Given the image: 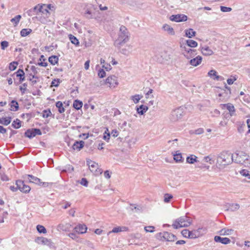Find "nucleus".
I'll return each instance as SVG.
<instances>
[{
  "label": "nucleus",
  "mask_w": 250,
  "mask_h": 250,
  "mask_svg": "<svg viewBox=\"0 0 250 250\" xmlns=\"http://www.w3.org/2000/svg\"><path fill=\"white\" fill-rule=\"evenodd\" d=\"M181 48L182 54L188 59H191L196 55L195 50L191 49L186 45H181Z\"/></svg>",
  "instance_id": "9"
},
{
  "label": "nucleus",
  "mask_w": 250,
  "mask_h": 250,
  "mask_svg": "<svg viewBox=\"0 0 250 250\" xmlns=\"http://www.w3.org/2000/svg\"><path fill=\"white\" fill-rule=\"evenodd\" d=\"M95 16L94 9L93 7L87 8L85 11V17L87 19H92Z\"/></svg>",
  "instance_id": "19"
},
{
  "label": "nucleus",
  "mask_w": 250,
  "mask_h": 250,
  "mask_svg": "<svg viewBox=\"0 0 250 250\" xmlns=\"http://www.w3.org/2000/svg\"><path fill=\"white\" fill-rule=\"evenodd\" d=\"M234 230L226 228H223L218 232V233L222 236H229L231 235Z\"/></svg>",
  "instance_id": "16"
},
{
  "label": "nucleus",
  "mask_w": 250,
  "mask_h": 250,
  "mask_svg": "<svg viewBox=\"0 0 250 250\" xmlns=\"http://www.w3.org/2000/svg\"><path fill=\"white\" fill-rule=\"evenodd\" d=\"M188 238L190 239H195L199 237V235H197L195 234V232L194 230L192 231L189 230V235H188Z\"/></svg>",
  "instance_id": "43"
},
{
  "label": "nucleus",
  "mask_w": 250,
  "mask_h": 250,
  "mask_svg": "<svg viewBox=\"0 0 250 250\" xmlns=\"http://www.w3.org/2000/svg\"><path fill=\"white\" fill-rule=\"evenodd\" d=\"M236 80V79L235 77L231 76V77L227 80V83L230 85L232 84Z\"/></svg>",
  "instance_id": "57"
},
{
  "label": "nucleus",
  "mask_w": 250,
  "mask_h": 250,
  "mask_svg": "<svg viewBox=\"0 0 250 250\" xmlns=\"http://www.w3.org/2000/svg\"><path fill=\"white\" fill-rule=\"evenodd\" d=\"M187 163L190 164H193L195 162H199L197 157L194 155H190L186 159Z\"/></svg>",
  "instance_id": "25"
},
{
  "label": "nucleus",
  "mask_w": 250,
  "mask_h": 250,
  "mask_svg": "<svg viewBox=\"0 0 250 250\" xmlns=\"http://www.w3.org/2000/svg\"><path fill=\"white\" fill-rule=\"evenodd\" d=\"M157 237L162 241H167L170 242L174 241L176 239L175 235L167 231L158 233Z\"/></svg>",
  "instance_id": "6"
},
{
  "label": "nucleus",
  "mask_w": 250,
  "mask_h": 250,
  "mask_svg": "<svg viewBox=\"0 0 250 250\" xmlns=\"http://www.w3.org/2000/svg\"><path fill=\"white\" fill-rule=\"evenodd\" d=\"M27 86V83H24L22 84V86H20V90L22 92V94H24L25 93V90H26V87Z\"/></svg>",
  "instance_id": "58"
},
{
  "label": "nucleus",
  "mask_w": 250,
  "mask_h": 250,
  "mask_svg": "<svg viewBox=\"0 0 250 250\" xmlns=\"http://www.w3.org/2000/svg\"><path fill=\"white\" fill-rule=\"evenodd\" d=\"M154 227L153 226H147L145 228L146 232H152L154 231Z\"/></svg>",
  "instance_id": "56"
},
{
  "label": "nucleus",
  "mask_w": 250,
  "mask_h": 250,
  "mask_svg": "<svg viewBox=\"0 0 250 250\" xmlns=\"http://www.w3.org/2000/svg\"><path fill=\"white\" fill-rule=\"evenodd\" d=\"M11 122V118H1L0 119V124L4 125H7Z\"/></svg>",
  "instance_id": "36"
},
{
  "label": "nucleus",
  "mask_w": 250,
  "mask_h": 250,
  "mask_svg": "<svg viewBox=\"0 0 250 250\" xmlns=\"http://www.w3.org/2000/svg\"><path fill=\"white\" fill-rule=\"evenodd\" d=\"M32 32L30 29H23L21 31V35L22 37H25Z\"/></svg>",
  "instance_id": "38"
},
{
  "label": "nucleus",
  "mask_w": 250,
  "mask_h": 250,
  "mask_svg": "<svg viewBox=\"0 0 250 250\" xmlns=\"http://www.w3.org/2000/svg\"><path fill=\"white\" fill-rule=\"evenodd\" d=\"M80 184L82 185H83V186L86 187L88 186V181L85 178H83L82 179V180L80 182Z\"/></svg>",
  "instance_id": "59"
},
{
  "label": "nucleus",
  "mask_w": 250,
  "mask_h": 250,
  "mask_svg": "<svg viewBox=\"0 0 250 250\" xmlns=\"http://www.w3.org/2000/svg\"><path fill=\"white\" fill-rule=\"evenodd\" d=\"M129 34L126 28L123 25L121 26L120 28L119 37L116 43L119 45L126 43L129 41Z\"/></svg>",
  "instance_id": "5"
},
{
  "label": "nucleus",
  "mask_w": 250,
  "mask_h": 250,
  "mask_svg": "<svg viewBox=\"0 0 250 250\" xmlns=\"http://www.w3.org/2000/svg\"><path fill=\"white\" fill-rule=\"evenodd\" d=\"M27 176L28 177L29 182L33 183L39 185H41L42 182L39 178L32 175H28Z\"/></svg>",
  "instance_id": "23"
},
{
  "label": "nucleus",
  "mask_w": 250,
  "mask_h": 250,
  "mask_svg": "<svg viewBox=\"0 0 250 250\" xmlns=\"http://www.w3.org/2000/svg\"><path fill=\"white\" fill-rule=\"evenodd\" d=\"M37 229L40 233H46V229L43 226L38 225L37 226Z\"/></svg>",
  "instance_id": "44"
},
{
  "label": "nucleus",
  "mask_w": 250,
  "mask_h": 250,
  "mask_svg": "<svg viewBox=\"0 0 250 250\" xmlns=\"http://www.w3.org/2000/svg\"><path fill=\"white\" fill-rule=\"evenodd\" d=\"M74 230L78 233L83 234L86 232L87 227L85 225L79 224L75 227Z\"/></svg>",
  "instance_id": "18"
},
{
  "label": "nucleus",
  "mask_w": 250,
  "mask_h": 250,
  "mask_svg": "<svg viewBox=\"0 0 250 250\" xmlns=\"http://www.w3.org/2000/svg\"><path fill=\"white\" fill-rule=\"evenodd\" d=\"M202 61V57L200 56H198L196 57L191 59L189 61V64L193 66H197L199 65Z\"/></svg>",
  "instance_id": "15"
},
{
  "label": "nucleus",
  "mask_w": 250,
  "mask_h": 250,
  "mask_svg": "<svg viewBox=\"0 0 250 250\" xmlns=\"http://www.w3.org/2000/svg\"><path fill=\"white\" fill-rule=\"evenodd\" d=\"M38 239L39 240H40L41 242L44 244H46L48 242V239L47 238H44V237H40L38 238Z\"/></svg>",
  "instance_id": "63"
},
{
  "label": "nucleus",
  "mask_w": 250,
  "mask_h": 250,
  "mask_svg": "<svg viewBox=\"0 0 250 250\" xmlns=\"http://www.w3.org/2000/svg\"><path fill=\"white\" fill-rule=\"evenodd\" d=\"M221 10L223 12H230L231 11L232 9L230 7H228L226 6H221L220 7Z\"/></svg>",
  "instance_id": "51"
},
{
  "label": "nucleus",
  "mask_w": 250,
  "mask_h": 250,
  "mask_svg": "<svg viewBox=\"0 0 250 250\" xmlns=\"http://www.w3.org/2000/svg\"><path fill=\"white\" fill-rule=\"evenodd\" d=\"M239 208V205L237 204H235L232 205L231 210L232 211H235L238 209Z\"/></svg>",
  "instance_id": "61"
},
{
  "label": "nucleus",
  "mask_w": 250,
  "mask_h": 250,
  "mask_svg": "<svg viewBox=\"0 0 250 250\" xmlns=\"http://www.w3.org/2000/svg\"><path fill=\"white\" fill-rule=\"evenodd\" d=\"M216 71L214 70H211L210 71H209L208 73V75L211 77L212 76H215V79L216 80H220V78H221L220 76H218L216 75Z\"/></svg>",
  "instance_id": "37"
},
{
  "label": "nucleus",
  "mask_w": 250,
  "mask_h": 250,
  "mask_svg": "<svg viewBox=\"0 0 250 250\" xmlns=\"http://www.w3.org/2000/svg\"><path fill=\"white\" fill-rule=\"evenodd\" d=\"M47 4L38 5L34 7L33 10L38 15H42L43 18L41 17L40 21L42 23H45V18H48L50 15V12L48 10Z\"/></svg>",
  "instance_id": "3"
},
{
  "label": "nucleus",
  "mask_w": 250,
  "mask_h": 250,
  "mask_svg": "<svg viewBox=\"0 0 250 250\" xmlns=\"http://www.w3.org/2000/svg\"><path fill=\"white\" fill-rule=\"evenodd\" d=\"M214 239L216 242H219L225 245H227L230 243V240L227 237H221L219 236H215Z\"/></svg>",
  "instance_id": "13"
},
{
  "label": "nucleus",
  "mask_w": 250,
  "mask_h": 250,
  "mask_svg": "<svg viewBox=\"0 0 250 250\" xmlns=\"http://www.w3.org/2000/svg\"><path fill=\"white\" fill-rule=\"evenodd\" d=\"M84 144V143L83 141L75 142L73 145L72 148L74 150L79 151L83 147Z\"/></svg>",
  "instance_id": "22"
},
{
  "label": "nucleus",
  "mask_w": 250,
  "mask_h": 250,
  "mask_svg": "<svg viewBox=\"0 0 250 250\" xmlns=\"http://www.w3.org/2000/svg\"><path fill=\"white\" fill-rule=\"evenodd\" d=\"M174 159L177 162H180L182 161V156L180 153H177L174 155Z\"/></svg>",
  "instance_id": "42"
},
{
  "label": "nucleus",
  "mask_w": 250,
  "mask_h": 250,
  "mask_svg": "<svg viewBox=\"0 0 250 250\" xmlns=\"http://www.w3.org/2000/svg\"><path fill=\"white\" fill-rule=\"evenodd\" d=\"M111 134L112 135V136L114 137H116L118 136L119 135V133H118V131H117V130L116 129H114L111 132Z\"/></svg>",
  "instance_id": "64"
},
{
  "label": "nucleus",
  "mask_w": 250,
  "mask_h": 250,
  "mask_svg": "<svg viewBox=\"0 0 250 250\" xmlns=\"http://www.w3.org/2000/svg\"><path fill=\"white\" fill-rule=\"evenodd\" d=\"M195 234L199 235V237L203 235L206 233L207 229L205 228H200L194 230Z\"/></svg>",
  "instance_id": "27"
},
{
  "label": "nucleus",
  "mask_w": 250,
  "mask_h": 250,
  "mask_svg": "<svg viewBox=\"0 0 250 250\" xmlns=\"http://www.w3.org/2000/svg\"><path fill=\"white\" fill-rule=\"evenodd\" d=\"M201 51L202 54L204 56H210L214 53L213 50L206 45L202 46L201 48Z\"/></svg>",
  "instance_id": "14"
},
{
  "label": "nucleus",
  "mask_w": 250,
  "mask_h": 250,
  "mask_svg": "<svg viewBox=\"0 0 250 250\" xmlns=\"http://www.w3.org/2000/svg\"><path fill=\"white\" fill-rule=\"evenodd\" d=\"M142 97H140L139 95H136L131 97V99L133 100L135 104H137L139 102Z\"/></svg>",
  "instance_id": "47"
},
{
  "label": "nucleus",
  "mask_w": 250,
  "mask_h": 250,
  "mask_svg": "<svg viewBox=\"0 0 250 250\" xmlns=\"http://www.w3.org/2000/svg\"><path fill=\"white\" fill-rule=\"evenodd\" d=\"M183 113V108L181 107L172 110L170 116V120L173 122L178 121L182 117Z\"/></svg>",
  "instance_id": "7"
},
{
  "label": "nucleus",
  "mask_w": 250,
  "mask_h": 250,
  "mask_svg": "<svg viewBox=\"0 0 250 250\" xmlns=\"http://www.w3.org/2000/svg\"><path fill=\"white\" fill-rule=\"evenodd\" d=\"M202 162L203 164H205V163H208L210 164H212L213 161L209 156H206L203 158Z\"/></svg>",
  "instance_id": "46"
},
{
  "label": "nucleus",
  "mask_w": 250,
  "mask_h": 250,
  "mask_svg": "<svg viewBox=\"0 0 250 250\" xmlns=\"http://www.w3.org/2000/svg\"><path fill=\"white\" fill-rule=\"evenodd\" d=\"M169 20L175 22H182L187 21L188 17L184 14L172 15L169 17Z\"/></svg>",
  "instance_id": "10"
},
{
  "label": "nucleus",
  "mask_w": 250,
  "mask_h": 250,
  "mask_svg": "<svg viewBox=\"0 0 250 250\" xmlns=\"http://www.w3.org/2000/svg\"><path fill=\"white\" fill-rule=\"evenodd\" d=\"M187 47H195L197 46L198 43L196 42L191 40H188L187 41Z\"/></svg>",
  "instance_id": "31"
},
{
  "label": "nucleus",
  "mask_w": 250,
  "mask_h": 250,
  "mask_svg": "<svg viewBox=\"0 0 250 250\" xmlns=\"http://www.w3.org/2000/svg\"><path fill=\"white\" fill-rule=\"evenodd\" d=\"M51 114V112L50 110H44L42 113V117L43 118H48Z\"/></svg>",
  "instance_id": "54"
},
{
  "label": "nucleus",
  "mask_w": 250,
  "mask_h": 250,
  "mask_svg": "<svg viewBox=\"0 0 250 250\" xmlns=\"http://www.w3.org/2000/svg\"><path fill=\"white\" fill-rule=\"evenodd\" d=\"M106 83L109 84L110 85L114 86L118 84L117 77L115 76L108 77L106 79Z\"/></svg>",
  "instance_id": "17"
},
{
  "label": "nucleus",
  "mask_w": 250,
  "mask_h": 250,
  "mask_svg": "<svg viewBox=\"0 0 250 250\" xmlns=\"http://www.w3.org/2000/svg\"><path fill=\"white\" fill-rule=\"evenodd\" d=\"M102 67L104 68L106 71H109L112 68L111 65L108 63L103 64Z\"/></svg>",
  "instance_id": "60"
},
{
  "label": "nucleus",
  "mask_w": 250,
  "mask_h": 250,
  "mask_svg": "<svg viewBox=\"0 0 250 250\" xmlns=\"http://www.w3.org/2000/svg\"><path fill=\"white\" fill-rule=\"evenodd\" d=\"M58 60L59 58L56 56H52L50 57L48 59L49 62L52 65H55L57 63Z\"/></svg>",
  "instance_id": "32"
},
{
  "label": "nucleus",
  "mask_w": 250,
  "mask_h": 250,
  "mask_svg": "<svg viewBox=\"0 0 250 250\" xmlns=\"http://www.w3.org/2000/svg\"><path fill=\"white\" fill-rule=\"evenodd\" d=\"M173 198V196L171 194H165L164 195V202L168 203Z\"/></svg>",
  "instance_id": "48"
},
{
  "label": "nucleus",
  "mask_w": 250,
  "mask_h": 250,
  "mask_svg": "<svg viewBox=\"0 0 250 250\" xmlns=\"http://www.w3.org/2000/svg\"><path fill=\"white\" fill-rule=\"evenodd\" d=\"M83 105V103L79 100H75L73 103V107L77 109H80Z\"/></svg>",
  "instance_id": "34"
},
{
  "label": "nucleus",
  "mask_w": 250,
  "mask_h": 250,
  "mask_svg": "<svg viewBox=\"0 0 250 250\" xmlns=\"http://www.w3.org/2000/svg\"><path fill=\"white\" fill-rule=\"evenodd\" d=\"M106 73L102 69L99 71L98 72V76L100 78H104L105 76Z\"/></svg>",
  "instance_id": "53"
},
{
  "label": "nucleus",
  "mask_w": 250,
  "mask_h": 250,
  "mask_svg": "<svg viewBox=\"0 0 250 250\" xmlns=\"http://www.w3.org/2000/svg\"><path fill=\"white\" fill-rule=\"evenodd\" d=\"M162 29L166 32H167L170 35H174L175 32L172 27L167 24H165L162 27Z\"/></svg>",
  "instance_id": "20"
},
{
  "label": "nucleus",
  "mask_w": 250,
  "mask_h": 250,
  "mask_svg": "<svg viewBox=\"0 0 250 250\" xmlns=\"http://www.w3.org/2000/svg\"><path fill=\"white\" fill-rule=\"evenodd\" d=\"M204 132V130L203 128H198L194 131V133L197 135H200L202 134Z\"/></svg>",
  "instance_id": "62"
},
{
  "label": "nucleus",
  "mask_w": 250,
  "mask_h": 250,
  "mask_svg": "<svg viewBox=\"0 0 250 250\" xmlns=\"http://www.w3.org/2000/svg\"><path fill=\"white\" fill-rule=\"evenodd\" d=\"M18 63L16 62H11L9 66V68L10 70H14L17 67Z\"/></svg>",
  "instance_id": "45"
},
{
  "label": "nucleus",
  "mask_w": 250,
  "mask_h": 250,
  "mask_svg": "<svg viewBox=\"0 0 250 250\" xmlns=\"http://www.w3.org/2000/svg\"><path fill=\"white\" fill-rule=\"evenodd\" d=\"M232 162V154L228 151H223L217 157L216 166L220 169Z\"/></svg>",
  "instance_id": "1"
},
{
  "label": "nucleus",
  "mask_w": 250,
  "mask_h": 250,
  "mask_svg": "<svg viewBox=\"0 0 250 250\" xmlns=\"http://www.w3.org/2000/svg\"><path fill=\"white\" fill-rule=\"evenodd\" d=\"M16 75L17 77H20V82H21L24 81L25 77H24V72L23 70L22 69H19L16 72Z\"/></svg>",
  "instance_id": "26"
},
{
  "label": "nucleus",
  "mask_w": 250,
  "mask_h": 250,
  "mask_svg": "<svg viewBox=\"0 0 250 250\" xmlns=\"http://www.w3.org/2000/svg\"><path fill=\"white\" fill-rule=\"evenodd\" d=\"M127 228L125 227H117L114 228L111 231L107 233V235H109L111 233H118L121 231H126Z\"/></svg>",
  "instance_id": "21"
},
{
  "label": "nucleus",
  "mask_w": 250,
  "mask_h": 250,
  "mask_svg": "<svg viewBox=\"0 0 250 250\" xmlns=\"http://www.w3.org/2000/svg\"><path fill=\"white\" fill-rule=\"evenodd\" d=\"M18 103L15 101H12L11 103V110L12 111H17L19 109Z\"/></svg>",
  "instance_id": "33"
},
{
  "label": "nucleus",
  "mask_w": 250,
  "mask_h": 250,
  "mask_svg": "<svg viewBox=\"0 0 250 250\" xmlns=\"http://www.w3.org/2000/svg\"><path fill=\"white\" fill-rule=\"evenodd\" d=\"M71 228V225L70 223H64L58 225L57 229L58 230H62L64 231H69Z\"/></svg>",
  "instance_id": "12"
},
{
  "label": "nucleus",
  "mask_w": 250,
  "mask_h": 250,
  "mask_svg": "<svg viewBox=\"0 0 250 250\" xmlns=\"http://www.w3.org/2000/svg\"><path fill=\"white\" fill-rule=\"evenodd\" d=\"M56 107L58 108V111L60 113H63L65 109L63 107L62 103L61 101H58L56 104Z\"/></svg>",
  "instance_id": "30"
},
{
  "label": "nucleus",
  "mask_w": 250,
  "mask_h": 250,
  "mask_svg": "<svg viewBox=\"0 0 250 250\" xmlns=\"http://www.w3.org/2000/svg\"><path fill=\"white\" fill-rule=\"evenodd\" d=\"M16 185L17 186V188H18V189L19 190H21V188H22V187L23 186V185H24V182L23 181H21V180H17L16 181Z\"/></svg>",
  "instance_id": "50"
},
{
  "label": "nucleus",
  "mask_w": 250,
  "mask_h": 250,
  "mask_svg": "<svg viewBox=\"0 0 250 250\" xmlns=\"http://www.w3.org/2000/svg\"><path fill=\"white\" fill-rule=\"evenodd\" d=\"M86 164L91 172L93 173L95 175H98L102 173L101 170L99 169L98 164L96 162L90 159H87Z\"/></svg>",
  "instance_id": "8"
},
{
  "label": "nucleus",
  "mask_w": 250,
  "mask_h": 250,
  "mask_svg": "<svg viewBox=\"0 0 250 250\" xmlns=\"http://www.w3.org/2000/svg\"><path fill=\"white\" fill-rule=\"evenodd\" d=\"M12 126L14 128L18 129L21 126V122L20 120L17 119L12 123Z\"/></svg>",
  "instance_id": "40"
},
{
  "label": "nucleus",
  "mask_w": 250,
  "mask_h": 250,
  "mask_svg": "<svg viewBox=\"0 0 250 250\" xmlns=\"http://www.w3.org/2000/svg\"><path fill=\"white\" fill-rule=\"evenodd\" d=\"M25 135L27 137L29 138H31L35 137V135L34 132V129H32L27 130L25 133Z\"/></svg>",
  "instance_id": "35"
},
{
  "label": "nucleus",
  "mask_w": 250,
  "mask_h": 250,
  "mask_svg": "<svg viewBox=\"0 0 250 250\" xmlns=\"http://www.w3.org/2000/svg\"><path fill=\"white\" fill-rule=\"evenodd\" d=\"M21 18V16L19 15H17L14 18H12L11 20V22L13 23L14 26H16L18 25Z\"/></svg>",
  "instance_id": "29"
},
{
  "label": "nucleus",
  "mask_w": 250,
  "mask_h": 250,
  "mask_svg": "<svg viewBox=\"0 0 250 250\" xmlns=\"http://www.w3.org/2000/svg\"><path fill=\"white\" fill-rule=\"evenodd\" d=\"M220 106L222 109L227 108L229 110V113L231 116L235 115V109L232 104L230 103L221 104L220 105Z\"/></svg>",
  "instance_id": "11"
},
{
  "label": "nucleus",
  "mask_w": 250,
  "mask_h": 250,
  "mask_svg": "<svg viewBox=\"0 0 250 250\" xmlns=\"http://www.w3.org/2000/svg\"><path fill=\"white\" fill-rule=\"evenodd\" d=\"M69 40L71 42L76 45H78L79 44V42L78 40L74 36L72 35H69Z\"/></svg>",
  "instance_id": "39"
},
{
  "label": "nucleus",
  "mask_w": 250,
  "mask_h": 250,
  "mask_svg": "<svg viewBox=\"0 0 250 250\" xmlns=\"http://www.w3.org/2000/svg\"><path fill=\"white\" fill-rule=\"evenodd\" d=\"M8 46V42L7 41H2L1 42V47L2 50H4Z\"/></svg>",
  "instance_id": "55"
},
{
  "label": "nucleus",
  "mask_w": 250,
  "mask_h": 250,
  "mask_svg": "<svg viewBox=\"0 0 250 250\" xmlns=\"http://www.w3.org/2000/svg\"><path fill=\"white\" fill-rule=\"evenodd\" d=\"M30 187L24 184L22 188H21L20 191L24 193H28L30 191Z\"/></svg>",
  "instance_id": "41"
},
{
  "label": "nucleus",
  "mask_w": 250,
  "mask_h": 250,
  "mask_svg": "<svg viewBox=\"0 0 250 250\" xmlns=\"http://www.w3.org/2000/svg\"><path fill=\"white\" fill-rule=\"evenodd\" d=\"M185 34L186 37L191 38L195 35L196 32L192 29L190 28L185 30Z\"/></svg>",
  "instance_id": "28"
},
{
  "label": "nucleus",
  "mask_w": 250,
  "mask_h": 250,
  "mask_svg": "<svg viewBox=\"0 0 250 250\" xmlns=\"http://www.w3.org/2000/svg\"><path fill=\"white\" fill-rule=\"evenodd\" d=\"M181 234L182 235L186 237V238H188V235H189V230L188 229H183L182 231H181Z\"/></svg>",
  "instance_id": "52"
},
{
  "label": "nucleus",
  "mask_w": 250,
  "mask_h": 250,
  "mask_svg": "<svg viewBox=\"0 0 250 250\" xmlns=\"http://www.w3.org/2000/svg\"><path fill=\"white\" fill-rule=\"evenodd\" d=\"M192 223L191 219L187 216H181L174 221L172 226L175 229L188 227Z\"/></svg>",
  "instance_id": "2"
},
{
  "label": "nucleus",
  "mask_w": 250,
  "mask_h": 250,
  "mask_svg": "<svg viewBox=\"0 0 250 250\" xmlns=\"http://www.w3.org/2000/svg\"><path fill=\"white\" fill-rule=\"evenodd\" d=\"M248 161L249 156L244 152L238 151L232 154V162L248 166Z\"/></svg>",
  "instance_id": "4"
},
{
  "label": "nucleus",
  "mask_w": 250,
  "mask_h": 250,
  "mask_svg": "<svg viewBox=\"0 0 250 250\" xmlns=\"http://www.w3.org/2000/svg\"><path fill=\"white\" fill-rule=\"evenodd\" d=\"M136 110L138 114L143 115L148 110V107L146 105L142 104L137 107Z\"/></svg>",
  "instance_id": "24"
},
{
  "label": "nucleus",
  "mask_w": 250,
  "mask_h": 250,
  "mask_svg": "<svg viewBox=\"0 0 250 250\" xmlns=\"http://www.w3.org/2000/svg\"><path fill=\"white\" fill-rule=\"evenodd\" d=\"M48 10L50 12V14L51 13H54L56 10V7L52 4H47V5Z\"/></svg>",
  "instance_id": "49"
}]
</instances>
